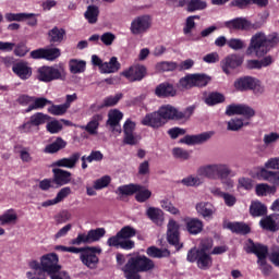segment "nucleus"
Segmentation results:
<instances>
[{"instance_id": "nucleus-1", "label": "nucleus", "mask_w": 279, "mask_h": 279, "mask_svg": "<svg viewBox=\"0 0 279 279\" xmlns=\"http://www.w3.org/2000/svg\"><path fill=\"white\" fill-rule=\"evenodd\" d=\"M156 268V264L145 255H136L129 258L126 264L122 267L124 278L126 279H141L140 274H147Z\"/></svg>"}, {"instance_id": "nucleus-2", "label": "nucleus", "mask_w": 279, "mask_h": 279, "mask_svg": "<svg viewBox=\"0 0 279 279\" xmlns=\"http://www.w3.org/2000/svg\"><path fill=\"white\" fill-rule=\"evenodd\" d=\"M136 236V229L132 226L122 227L116 235L110 236L107 240V245L109 247H116L117 250H134L136 243L131 240Z\"/></svg>"}, {"instance_id": "nucleus-3", "label": "nucleus", "mask_w": 279, "mask_h": 279, "mask_svg": "<svg viewBox=\"0 0 279 279\" xmlns=\"http://www.w3.org/2000/svg\"><path fill=\"white\" fill-rule=\"evenodd\" d=\"M198 175L208 178V180H226L232 175V169L228 163H213L202 166L197 170Z\"/></svg>"}, {"instance_id": "nucleus-4", "label": "nucleus", "mask_w": 279, "mask_h": 279, "mask_svg": "<svg viewBox=\"0 0 279 279\" xmlns=\"http://www.w3.org/2000/svg\"><path fill=\"white\" fill-rule=\"evenodd\" d=\"M158 110L159 114H161V119H163L166 123L168 121H189L195 112V106H190L185 108L184 111H180L172 105H162Z\"/></svg>"}, {"instance_id": "nucleus-5", "label": "nucleus", "mask_w": 279, "mask_h": 279, "mask_svg": "<svg viewBox=\"0 0 279 279\" xmlns=\"http://www.w3.org/2000/svg\"><path fill=\"white\" fill-rule=\"evenodd\" d=\"M279 36H272L271 39H266L262 36H254L251 39V45L246 49V56H252L255 53L257 58H263L265 53L269 51L268 47H274V45H278Z\"/></svg>"}, {"instance_id": "nucleus-6", "label": "nucleus", "mask_w": 279, "mask_h": 279, "mask_svg": "<svg viewBox=\"0 0 279 279\" xmlns=\"http://www.w3.org/2000/svg\"><path fill=\"white\" fill-rule=\"evenodd\" d=\"M64 77V66L63 65H44L37 69V80L39 82H56L58 80H63Z\"/></svg>"}, {"instance_id": "nucleus-7", "label": "nucleus", "mask_w": 279, "mask_h": 279, "mask_svg": "<svg viewBox=\"0 0 279 279\" xmlns=\"http://www.w3.org/2000/svg\"><path fill=\"white\" fill-rule=\"evenodd\" d=\"M48 121H51V117L47 113L36 112L29 117V120L19 126L21 134H32L34 130L38 132L40 125H45Z\"/></svg>"}, {"instance_id": "nucleus-8", "label": "nucleus", "mask_w": 279, "mask_h": 279, "mask_svg": "<svg viewBox=\"0 0 279 279\" xmlns=\"http://www.w3.org/2000/svg\"><path fill=\"white\" fill-rule=\"evenodd\" d=\"M186 260L189 263H196L198 269L203 271H208L213 267V255L210 253L199 252L195 247L187 252Z\"/></svg>"}, {"instance_id": "nucleus-9", "label": "nucleus", "mask_w": 279, "mask_h": 279, "mask_svg": "<svg viewBox=\"0 0 279 279\" xmlns=\"http://www.w3.org/2000/svg\"><path fill=\"white\" fill-rule=\"evenodd\" d=\"M104 236H106V229H90L87 233H78L75 239L71 240V245L97 243V241L104 239Z\"/></svg>"}, {"instance_id": "nucleus-10", "label": "nucleus", "mask_w": 279, "mask_h": 279, "mask_svg": "<svg viewBox=\"0 0 279 279\" xmlns=\"http://www.w3.org/2000/svg\"><path fill=\"white\" fill-rule=\"evenodd\" d=\"M101 253V248L97 246H85V250L80 255L81 262L88 269H97V265H99V257L97 254Z\"/></svg>"}, {"instance_id": "nucleus-11", "label": "nucleus", "mask_w": 279, "mask_h": 279, "mask_svg": "<svg viewBox=\"0 0 279 279\" xmlns=\"http://www.w3.org/2000/svg\"><path fill=\"white\" fill-rule=\"evenodd\" d=\"M167 241L169 245H173L177 252H180L184 247L183 243H180V223L174 219H170L167 225Z\"/></svg>"}, {"instance_id": "nucleus-12", "label": "nucleus", "mask_w": 279, "mask_h": 279, "mask_svg": "<svg viewBox=\"0 0 279 279\" xmlns=\"http://www.w3.org/2000/svg\"><path fill=\"white\" fill-rule=\"evenodd\" d=\"M233 86L235 90H239L240 93H245V90H258V93H263V87H260V81L252 76H243L236 78Z\"/></svg>"}, {"instance_id": "nucleus-13", "label": "nucleus", "mask_w": 279, "mask_h": 279, "mask_svg": "<svg viewBox=\"0 0 279 279\" xmlns=\"http://www.w3.org/2000/svg\"><path fill=\"white\" fill-rule=\"evenodd\" d=\"M121 75L129 82H143L147 77V68L142 64L131 65L124 70Z\"/></svg>"}, {"instance_id": "nucleus-14", "label": "nucleus", "mask_w": 279, "mask_h": 279, "mask_svg": "<svg viewBox=\"0 0 279 279\" xmlns=\"http://www.w3.org/2000/svg\"><path fill=\"white\" fill-rule=\"evenodd\" d=\"M142 125H146V128H153V130H160V128H165L167 125V121H163L160 111H154L147 113L141 121Z\"/></svg>"}, {"instance_id": "nucleus-15", "label": "nucleus", "mask_w": 279, "mask_h": 279, "mask_svg": "<svg viewBox=\"0 0 279 279\" xmlns=\"http://www.w3.org/2000/svg\"><path fill=\"white\" fill-rule=\"evenodd\" d=\"M149 27H151V17L149 15L137 16L131 23V34H145Z\"/></svg>"}, {"instance_id": "nucleus-16", "label": "nucleus", "mask_w": 279, "mask_h": 279, "mask_svg": "<svg viewBox=\"0 0 279 279\" xmlns=\"http://www.w3.org/2000/svg\"><path fill=\"white\" fill-rule=\"evenodd\" d=\"M136 122L128 119L123 124V145H138V137L135 136Z\"/></svg>"}, {"instance_id": "nucleus-17", "label": "nucleus", "mask_w": 279, "mask_h": 279, "mask_svg": "<svg viewBox=\"0 0 279 279\" xmlns=\"http://www.w3.org/2000/svg\"><path fill=\"white\" fill-rule=\"evenodd\" d=\"M248 242L251 245L246 248L247 254H255L257 263H265L269 255V247L260 243H254L252 239H250Z\"/></svg>"}, {"instance_id": "nucleus-18", "label": "nucleus", "mask_w": 279, "mask_h": 279, "mask_svg": "<svg viewBox=\"0 0 279 279\" xmlns=\"http://www.w3.org/2000/svg\"><path fill=\"white\" fill-rule=\"evenodd\" d=\"M58 263H60V258L56 253H48L40 257L41 267H44V271L47 272V276L60 267Z\"/></svg>"}, {"instance_id": "nucleus-19", "label": "nucleus", "mask_w": 279, "mask_h": 279, "mask_svg": "<svg viewBox=\"0 0 279 279\" xmlns=\"http://www.w3.org/2000/svg\"><path fill=\"white\" fill-rule=\"evenodd\" d=\"M72 177L73 173L68 170H63L60 168L52 169V182H54L57 189H60L61 186H66V184H71Z\"/></svg>"}, {"instance_id": "nucleus-20", "label": "nucleus", "mask_w": 279, "mask_h": 279, "mask_svg": "<svg viewBox=\"0 0 279 279\" xmlns=\"http://www.w3.org/2000/svg\"><path fill=\"white\" fill-rule=\"evenodd\" d=\"M12 72L16 75L20 80H29L32 77V66L26 61H17L12 65Z\"/></svg>"}, {"instance_id": "nucleus-21", "label": "nucleus", "mask_w": 279, "mask_h": 279, "mask_svg": "<svg viewBox=\"0 0 279 279\" xmlns=\"http://www.w3.org/2000/svg\"><path fill=\"white\" fill-rule=\"evenodd\" d=\"M279 214H271L265 216L259 220V226L262 230H267L268 232H278L279 230Z\"/></svg>"}, {"instance_id": "nucleus-22", "label": "nucleus", "mask_w": 279, "mask_h": 279, "mask_svg": "<svg viewBox=\"0 0 279 279\" xmlns=\"http://www.w3.org/2000/svg\"><path fill=\"white\" fill-rule=\"evenodd\" d=\"M183 221L185 223V230L192 236H197V234L204 231V221L199 220V218L186 217Z\"/></svg>"}, {"instance_id": "nucleus-23", "label": "nucleus", "mask_w": 279, "mask_h": 279, "mask_svg": "<svg viewBox=\"0 0 279 279\" xmlns=\"http://www.w3.org/2000/svg\"><path fill=\"white\" fill-rule=\"evenodd\" d=\"M156 97L160 99H165L167 97H175L178 95V89L173 86V84L169 82H163L155 88Z\"/></svg>"}, {"instance_id": "nucleus-24", "label": "nucleus", "mask_w": 279, "mask_h": 279, "mask_svg": "<svg viewBox=\"0 0 279 279\" xmlns=\"http://www.w3.org/2000/svg\"><path fill=\"white\" fill-rule=\"evenodd\" d=\"M82 158V154L73 153L69 158H61L52 163V167H63L65 169H75V165Z\"/></svg>"}, {"instance_id": "nucleus-25", "label": "nucleus", "mask_w": 279, "mask_h": 279, "mask_svg": "<svg viewBox=\"0 0 279 279\" xmlns=\"http://www.w3.org/2000/svg\"><path fill=\"white\" fill-rule=\"evenodd\" d=\"M241 64H243V57L239 54H230L225 59L222 71L226 75H230V69H238Z\"/></svg>"}, {"instance_id": "nucleus-26", "label": "nucleus", "mask_w": 279, "mask_h": 279, "mask_svg": "<svg viewBox=\"0 0 279 279\" xmlns=\"http://www.w3.org/2000/svg\"><path fill=\"white\" fill-rule=\"evenodd\" d=\"M195 208L197 215L203 217V219H213V216L215 215V206L213 203L201 202L196 204Z\"/></svg>"}, {"instance_id": "nucleus-27", "label": "nucleus", "mask_w": 279, "mask_h": 279, "mask_svg": "<svg viewBox=\"0 0 279 279\" xmlns=\"http://www.w3.org/2000/svg\"><path fill=\"white\" fill-rule=\"evenodd\" d=\"M229 29H252V22L245 17H236L225 23Z\"/></svg>"}, {"instance_id": "nucleus-28", "label": "nucleus", "mask_w": 279, "mask_h": 279, "mask_svg": "<svg viewBox=\"0 0 279 279\" xmlns=\"http://www.w3.org/2000/svg\"><path fill=\"white\" fill-rule=\"evenodd\" d=\"M227 228L233 232V234H240L241 236H245L252 232V227L250 225L241 221V222H229Z\"/></svg>"}, {"instance_id": "nucleus-29", "label": "nucleus", "mask_w": 279, "mask_h": 279, "mask_svg": "<svg viewBox=\"0 0 279 279\" xmlns=\"http://www.w3.org/2000/svg\"><path fill=\"white\" fill-rule=\"evenodd\" d=\"M210 138V135L208 133H202L198 135H185L183 138L180 140V143L184 145H199L202 143H205V141H208Z\"/></svg>"}, {"instance_id": "nucleus-30", "label": "nucleus", "mask_w": 279, "mask_h": 279, "mask_svg": "<svg viewBox=\"0 0 279 279\" xmlns=\"http://www.w3.org/2000/svg\"><path fill=\"white\" fill-rule=\"evenodd\" d=\"M257 175L258 178L266 180V182H270V184H274L272 186H279V171L274 172L262 168Z\"/></svg>"}, {"instance_id": "nucleus-31", "label": "nucleus", "mask_w": 279, "mask_h": 279, "mask_svg": "<svg viewBox=\"0 0 279 279\" xmlns=\"http://www.w3.org/2000/svg\"><path fill=\"white\" fill-rule=\"evenodd\" d=\"M146 216L153 223H156V226H160L162 221H165V213H162V209L160 208L149 207L146 210Z\"/></svg>"}, {"instance_id": "nucleus-32", "label": "nucleus", "mask_w": 279, "mask_h": 279, "mask_svg": "<svg viewBox=\"0 0 279 279\" xmlns=\"http://www.w3.org/2000/svg\"><path fill=\"white\" fill-rule=\"evenodd\" d=\"M123 99V95L121 93L116 94V96H109L104 99V105L97 107V105H92L90 110H101V108H112V106H117L119 101Z\"/></svg>"}, {"instance_id": "nucleus-33", "label": "nucleus", "mask_w": 279, "mask_h": 279, "mask_svg": "<svg viewBox=\"0 0 279 279\" xmlns=\"http://www.w3.org/2000/svg\"><path fill=\"white\" fill-rule=\"evenodd\" d=\"M251 217H265L267 216V206L260 201L252 202L250 205Z\"/></svg>"}, {"instance_id": "nucleus-34", "label": "nucleus", "mask_w": 279, "mask_h": 279, "mask_svg": "<svg viewBox=\"0 0 279 279\" xmlns=\"http://www.w3.org/2000/svg\"><path fill=\"white\" fill-rule=\"evenodd\" d=\"M65 147L66 141L62 137H57L54 142L45 147L44 151L45 154H58V151H61V149H64Z\"/></svg>"}, {"instance_id": "nucleus-35", "label": "nucleus", "mask_w": 279, "mask_h": 279, "mask_svg": "<svg viewBox=\"0 0 279 279\" xmlns=\"http://www.w3.org/2000/svg\"><path fill=\"white\" fill-rule=\"evenodd\" d=\"M100 121H104V116L99 113L94 114L87 125L83 126V130H85V132H88V134L95 135L97 134V130H99Z\"/></svg>"}, {"instance_id": "nucleus-36", "label": "nucleus", "mask_w": 279, "mask_h": 279, "mask_svg": "<svg viewBox=\"0 0 279 279\" xmlns=\"http://www.w3.org/2000/svg\"><path fill=\"white\" fill-rule=\"evenodd\" d=\"M276 186L267 183H259L255 187V193L258 197H267V195H276Z\"/></svg>"}, {"instance_id": "nucleus-37", "label": "nucleus", "mask_w": 279, "mask_h": 279, "mask_svg": "<svg viewBox=\"0 0 279 279\" xmlns=\"http://www.w3.org/2000/svg\"><path fill=\"white\" fill-rule=\"evenodd\" d=\"M70 73L77 75L86 71V61L78 59H71L69 61Z\"/></svg>"}, {"instance_id": "nucleus-38", "label": "nucleus", "mask_w": 279, "mask_h": 279, "mask_svg": "<svg viewBox=\"0 0 279 279\" xmlns=\"http://www.w3.org/2000/svg\"><path fill=\"white\" fill-rule=\"evenodd\" d=\"M147 256H150V258H169L171 256V252L167 248L161 250L156 246H149L146 250Z\"/></svg>"}, {"instance_id": "nucleus-39", "label": "nucleus", "mask_w": 279, "mask_h": 279, "mask_svg": "<svg viewBox=\"0 0 279 279\" xmlns=\"http://www.w3.org/2000/svg\"><path fill=\"white\" fill-rule=\"evenodd\" d=\"M51 104L53 102L45 97H34L33 104L27 107L26 112H32V110H43L45 106H51Z\"/></svg>"}, {"instance_id": "nucleus-40", "label": "nucleus", "mask_w": 279, "mask_h": 279, "mask_svg": "<svg viewBox=\"0 0 279 279\" xmlns=\"http://www.w3.org/2000/svg\"><path fill=\"white\" fill-rule=\"evenodd\" d=\"M204 101L207 106H217V104L226 101V96L219 92H211L205 97Z\"/></svg>"}, {"instance_id": "nucleus-41", "label": "nucleus", "mask_w": 279, "mask_h": 279, "mask_svg": "<svg viewBox=\"0 0 279 279\" xmlns=\"http://www.w3.org/2000/svg\"><path fill=\"white\" fill-rule=\"evenodd\" d=\"M84 16L90 25H95V23H97L99 19V7L88 5L87 10L84 13Z\"/></svg>"}, {"instance_id": "nucleus-42", "label": "nucleus", "mask_w": 279, "mask_h": 279, "mask_svg": "<svg viewBox=\"0 0 279 279\" xmlns=\"http://www.w3.org/2000/svg\"><path fill=\"white\" fill-rule=\"evenodd\" d=\"M121 69V63H119V60L117 57H112L109 62H104L102 64V73H117Z\"/></svg>"}, {"instance_id": "nucleus-43", "label": "nucleus", "mask_w": 279, "mask_h": 279, "mask_svg": "<svg viewBox=\"0 0 279 279\" xmlns=\"http://www.w3.org/2000/svg\"><path fill=\"white\" fill-rule=\"evenodd\" d=\"M141 189H143V186H141L140 184L131 183L128 185L119 186L117 193H119V195L131 196L134 195L137 191H141Z\"/></svg>"}, {"instance_id": "nucleus-44", "label": "nucleus", "mask_w": 279, "mask_h": 279, "mask_svg": "<svg viewBox=\"0 0 279 279\" xmlns=\"http://www.w3.org/2000/svg\"><path fill=\"white\" fill-rule=\"evenodd\" d=\"M185 4H187V12H197L208 8V3L205 0H186Z\"/></svg>"}, {"instance_id": "nucleus-45", "label": "nucleus", "mask_w": 279, "mask_h": 279, "mask_svg": "<svg viewBox=\"0 0 279 279\" xmlns=\"http://www.w3.org/2000/svg\"><path fill=\"white\" fill-rule=\"evenodd\" d=\"M177 88H179V90H191V88H195L193 74H187L184 77H181L177 83Z\"/></svg>"}, {"instance_id": "nucleus-46", "label": "nucleus", "mask_w": 279, "mask_h": 279, "mask_svg": "<svg viewBox=\"0 0 279 279\" xmlns=\"http://www.w3.org/2000/svg\"><path fill=\"white\" fill-rule=\"evenodd\" d=\"M122 119H123V112H121L118 109H113L108 114L107 125H110V126L119 125Z\"/></svg>"}, {"instance_id": "nucleus-47", "label": "nucleus", "mask_w": 279, "mask_h": 279, "mask_svg": "<svg viewBox=\"0 0 279 279\" xmlns=\"http://www.w3.org/2000/svg\"><path fill=\"white\" fill-rule=\"evenodd\" d=\"M192 80L194 82V88H204V86H208L211 78L206 74H192Z\"/></svg>"}, {"instance_id": "nucleus-48", "label": "nucleus", "mask_w": 279, "mask_h": 279, "mask_svg": "<svg viewBox=\"0 0 279 279\" xmlns=\"http://www.w3.org/2000/svg\"><path fill=\"white\" fill-rule=\"evenodd\" d=\"M214 245H215V241H213V238L202 239L199 242L198 248H196V252L210 254V250H213Z\"/></svg>"}, {"instance_id": "nucleus-49", "label": "nucleus", "mask_w": 279, "mask_h": 279, "mask_svg": "<svg viewBox=\"0 0 279 279\" xmlns=\"http://www.w3.org/2000/svg\"><path fill=\"white\" fill-rule=\"evenodd\" d=\"M64 126L62 125V123H60V121L58 120H49L46 125V130L47 132H49V134H60Z\"/></svg>"}, {"instance_id": "nucleus-50", "label": "nucleus", "mask_w": 279, "mask_h": 279, "mask_svg": "<svg viewBox=\"0 0 279 279\" xmlns=\"http://www.w3.org/2000/svg\"><path fill=\"white\" fill-rule=\"evenodd\" d=\"M66 106L64 104L62 105H51L48 108L49 114H53V117H62V114H66Z\"/></svg>"}, {"instance_id": "nucleus-51", "label": "nucleus", "mask_w": 279, "mask_h": 279, "mask_svg": "<svg viewBox=\"0 0 279 279\" xmlns=\"http://www.w3.org/2000/svg\"><path fill=\"white\" fill-rule=\"evenodd\" d=\"M50 279H71V276L68 271L62 270V266H59L57 269L48 274Z\"/></svg>"}, {"instance_id": "nucleus-52", "label": "nucleus", "mask_w": 279, "mask_h": 279, "mask_svg": "<svg viewBox=\"0 0 279 279\" xmlns=\"http://www.w3.org/2000/svg\"><path fill=\"white\" fill-rule=\"evenodd\" d=\"M156 69L158 71H160L161 73H166L169 71H175V69H178V63L163 61V62L157 63Z\"/></svg>"}, {"instance_id": "nucleus-53", "label": "nucleus", "mask_w": 279, "mask_h": 279, "mask_svg": "<svg viewBox=\"0 0 279 279\" xmlns=\"http://www.w3.org/2000/svg\"><path fill=\"white\" fill-rule=\"evenodd\" d=\"M61 52L59 48H45V59L49 62H53V60H58L60 58Z\"/></svg>"}, {"instance_id": "nucleus-54", "label": "nucleus", "mask_w": 279, "mask_h": 279, "mask_svg": "<svg viewBox=\"0 0 279 279\" xmlns=\"http://www.w3.org/2000/svg\"><path fill=\"white\" fill-rule=\"evenodd\" d=\"M243 125H250V122L244 123L242 119H231L228 122V130L230 132H239Z\"/></svg>"}, {"instance_id": "nucleus-55", "label": "nucleus", "mask_w": 279, "mask_h": 279, "mask_svg": "<svg viewBox=\"0 0 279 279\" xmlns=\"http://www.w3.org/2000/svg\"><path fill=\"white\" fill-rule=\"evenodd\" d=\"M28 279H47V270L45 267L38 268L37 270L26 272Z\"/></svg>"}, {"instance_id": "nucleus-56", "label": "nucleus", "mask_w": 279, "mask_h": 279, "mask_svg": "<svg viewBox=\"0 0 279 279\" xmlns=\"http://www.w3.org/2000/svg\"><path fill=\"white\" fill-rule=\"evenodd\" d=\"M149 197H151V191L146 190V189L143 190V187L140 189V190L136 192V194H135V199H136V202H138L140 204H143V203L147 202V199H149Z\"/></svg>"}, {"instance_id": "nucleus-57", "label": "nucleus", "mask_w": 279, "mask_h": 279, "mask_svg": "<svg viewBox=\"0 0 279 279\" xmlns=\"http://www.w3.org/2000/svg\"><path fill=\"white\" fill-rule=\"evenodd\" d=\"M14 47V54L19 58H25V56L29 53V48H27V45L23 41L19 43Z\"/></svg>"}, {"instance_id": "nucleus-58", "label": "nucleus", "mask_w": 279, "mask_h": 279, "mask_svg": "<svg viewBox=\"0 0 279 279\" xmlns=\"http://www.w3.org/2000/svg\"><path fill=\"white\" fill-rule=\"evenodd\" d=\"M110 182L111 179L109 175L101 177L94 182V189L96 191H101V189H106L107 186H109Z\"/></svg>"}, {"instance_id": "nucleus-59", "label": "nucleus", "mask_w": 279, "mask_h": 279, "mask_svg": "<svg viewBox=\"0 0 279 279\" xmlns=\"http://www.w3.org/2000/svg\"><path fill=\"white\" fill-rule=\"evenodd\" d=\"M160 204L161 208H163V210H167V213H170V215H180V209L173 206V203L169 199H163L160 202Z\"/></svg>"}, {"instance_id": "nucleus-60", "label": "nucleus", "mask_w": 279, "mask_h": 279, "mask_svg": "<svg viewBox=\"0 0 279 279\" xmlns=\"http://www.w3.org/2000/svg\"><path fill=\"white\" fill-rule=\"evenodd\" d=\"M239 189H244V191H252L254 189V181L250 178L242 177L238 180Z\"/></svg>"}, {"instance_id": "nucleus-61", "label": "nucleus", "mask_w": 279, "mask_h": 279, "mask_svg": "<svg viewBox=\"0 0 279 279\" xmlns=\"http://www.w3.org/2000/svg\"><path fill=\"white\" fill-rule=\"evenodd\" d=\"M172 156L179 160H189V158H191V153H189V150H184V148L178 147L172 149Z\"/></svg>"}, {"instance_id": "nucleus-62", "label": "nucleus", "mask_w": 279, "mask_h": 279, "mask_svg": "<svg viewBox=\"0 0 279 279\" xmlns=\"http://www.w3.org/2000/svg\"><path fill=\"white\" fill-rule=\"evenodd\" d=\"M240 116L244 117L245 119L250 120L252 117H256V111L247 106V105H241L240 107Z\"/></svg>"}, {"instance_id": "nucleus-63", "label": "nucleus", "mask_w": 279, "mask_h": 279, "mask_svg": "<svg viewBox=\"0 0 279 279\" xmlns=\"http://www.w3.org/2000/svg\"><path fill=\"white\" fill-rule=\"evenodd\" d=\"M4 19L8 23H12L14 21L21 23L25 21V13H5Z\"/></svg>"}, {"instance_id": "nucleus-64", "label": "nucleus", "mask_w": 279, "mask_h": 279, "mask_svg": "<svg viewBox=\"0 0 279 279\" xmlns=\"http://www.w3.org/2000/svg\"><path fill=\"white\" fill-rule=\"evenodd\" d=\"M181 183L184 186H199V184H202V181L197 177L190 175L187 178L182 179Z\"/></svg>"}]
</instances>
